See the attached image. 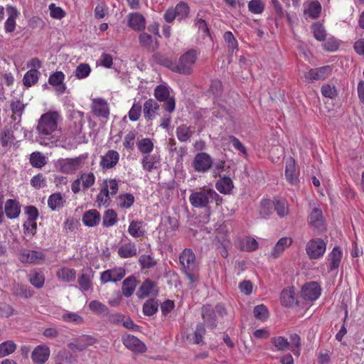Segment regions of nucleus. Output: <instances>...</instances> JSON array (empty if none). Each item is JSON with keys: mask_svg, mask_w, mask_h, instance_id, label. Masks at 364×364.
Returning a JSON list of instances; mask_svg holds the SVG:
<instances>
[{"mask_svg": "<svg viewBox=\"0 0 364 364\" xmlns=\"http://www.w3.org/2000/svg\"><path fill=\"white\" fill-rule=\"evenodd\" d=\"M60 116L58 112L50 111L41 115L36 130L41 136H49L57 129Z\"/></svg>", "mask_w": 364, "mask_h": 364, "instance_id": "nucleus-1", "label": "nucleus"}, {"mask_svg": "<svg viewBox=\"0 0 364 364\" xmlns=\"http://www.w3.org/2000/svg\"><path fill=\"white\" fill-rule=\"evenodd\" d=\"M196 59V50L193 49L188 50L180 57L178 62L176 63L173 72L183 75L191 74Z\"/></svg>", "mask_w": 364, "mask_h": 364, "instance_id": "nucleus-2", "label": "nucleus"}, {"mask_svg": "<svg viewBox=\"0 0 364 364\" xmlns=\"http://www.w3.org/2000/svg\"><path fill=\"white\" fill-rule=\"evenodd\" d=\"M179 261L187 277L193 281V272L196 268V256L193 250L189 248L184 249L180 255Z\"/></svg>", "mask_w": 364, "mask_h": 364, "instance_id": "nucleus-3", "label": "nucleus"}, {"mask_svg": "<svg viewBox=\"0 0 364 364\" xmlns=\"http://www.w3.org/2000/svg\"><path fill=\"white\" fill-rule=\"evenodd\" d=\"M211 188H202L193 192L189 197L191 204L196 208H203L210 204V197L213 196Z\"/></svg>", "mask_w": 364, "mask_h": 364, "instance_id": "nucleus-4", "label": "nucleus"}, {"mask_svg": "<svg viewBox=\"0 0 364 364\" xmlns=\"http://www.w3.org/2000/svg\"><path fill=\"white\" fill-rule=\"evenodd\" d=\"M213 165V160L211 156L205 153L200 152L197 154L192 162V166L196 172L206 173Z\"/></svg>", "mask_w": 364, "mask_h": 364, "instance_id": "nucleus-5", "label": "nucleus"}, {"mask_svg": "<svg viewBox=\"0 0 364 364\" xmlns=\"http://www.w3.org/2000/svg\"><path fill=\"white\" fill-rule=\"evenodd\" d=\"M86 159V156L81 155L73 159H62L57 162V166L62 173H73Z\"/></svg>", "mask_w": 364, "mask_h": 364, "instance_id": "nucleus-6", "label": "nucleus"}, {"mask_svg": "<svg viewBox=\"0 0 364 364\" xmlns=\"http://www.w3.org/2000/svg\"><path fill=\"white\" fill-rule=\"evenodd\" d=\"M326 249V242L319 238L309 240L306 246V252L310 259H316L321 257Z\"/></svg>", "mask_w": 364, "mask_h": 364, "instance_id": "nucleus-7", "label": "nucleus"}, {"mask_svg": "<svg viewBox=\"0 0 364 364\" xmlns=\"http://www.w3.org/2000/svg\"><path fill=\"white\" fill-rule=\"evenodd\" d=\"M123 344L131 351L143 353L146 351V345L137 337L127 334L122 337Z\"/></svg>", "mask_w": 364, "mask_h": 364, "instance_id": "nucleus-8", "label": "nucleus"}, {"mask_svg": "<svg viewBox=\"0 0 364 364\" xmlns=\"http://www.w3.org/2000/svg\"><path fill=\"white\" fill-rule=\"evenodd\" d=\"M321 290L318 283L311 282L303 286L301 296L306 301H314L320 296Z\"/></svg>", "mask_w": 364, "mask_h": 364, "instance_id": "nucleus-9", "label": "nucleus"}, {"mask_svg": "<svg viewBox=\"0 0 364 364\" xmlns=\"http://www.w3.org/2000/svg\"><path fill=\"white\" fill-rule=\"evenodd\" d=\"M308 220L309 225L318 232H323L326 228L322 210L318 208H313Z\"/></svg>", "mask_w": 364, "mask_h": 364, "instance_id": "nucleus-10", "label": "nucleus"}, {"mask_svg": "<svg viewBox=\"0 0 364 364\" xmlns=\"http://www.w3.org/2000/svg\"><path fill=\"white\" fill-rule=\"evenodd\" d=\"M125 276L123 268H114L107 269L101 274L100 280L102 283L120 281Z\"/></svg>", "mask_w": 364, "mask_h": 364, "instance_id": "nucleus-11", "label": "nucleus"}, {"mask_svg": "<svg viewBox=\"0 0 364 364\" xmlns=\"http://www.w3.org/2000/svg\"><path fill=\"white\" fill-rule=\"evenodd\" d=\"M92 112L98 117L107 119L109 115V105L103 99H95L92 103Z\"/></svg>", "mask_w": 364, "mask_h": 364, "instance_id": "nucleus-12", "label": "nucleus"}, {"mask_svg": "<svg viewBox=\"0 0 364 364\" xmlns=\"http://www.w3.org/2000/svg\"><path fill=\"white\" fill-rule=\"evenodd\" d=\"M332 72V68L329 65L318 68L311 69L305 74V77L311 80H323L326 79Z\"/></svg>", "mask_w": 364, "mask_h": 364, "instance_id": "nucleus-13", "label": "nucleus"}, {"mask_svg": "<svg viewBox=\"0 0 364 364\" xmlns=\"http://www.w3.org/2000/svg\"><path fill=\"white\" fill-rule=\"evenodd\" d=\"M45 259V255L42 252L36 250H26L20 255V260L22 262L40 264Z\"/></svg>", "mask_w": 364, "mask_h": 364, "instance_id": "nucleus-14", "label": "nucleus"}, {"mask_svg": "<svg viewBox=\"0 0 364 364\" xmlns=\"http://www.w3.org/2000/svg\"><path fill=\"white\" fill-rule=\"evenodd\" d=\"M159 293V290L156 284L151 280L147 279L140 286L136 295L139 298H144L151 294L156 296Z\"/></svg>", "mask_w": 364, "mask_h": 364, "instance_id": "nucleus-15", "label": "nucleus"}, {"mask_svg": "<svg viewBox=\"0 0 364 364\" xmlns=\"http://www.w3.org/2000/svg\"><path fill=\"white\" fill-rule=\"evenodd\" d=\"M281 303L283 306L290 307L296 305L298 302L297 295L294 287L284 289L281 292Z\"/></svg>", "mask_w": 364, "mask_h": 364, "instance_id": "nucleus-16", "label": "nucleus"}, {"mask_svg": "<svg viewBox=\"0 0 364 364\" xmlns=\"http://www.w3.org/2000/svg\"><path fill=\"white\" fill-rule=\"evenodd\" d=\"M50 350L46 346H38L31 353L33 361L37 364H43L49 358Z\"/></svg>", "mask_w": 364, "mask_h": 364, "instance_id": "nucleus-17", "label": "nucleus"}, {"mask_svg": "<svg viewBox=\"0 0 364 364\" xmlns=\"http://www.w3.org/2000/svg\"><path fill=\"white\" fill-rule=\"evenodd\" d=\"M201 315L208 328L213 329L217 326L215 312L210 305L203 306Z\"/></svg>", "mask_w": 364, "mask_h": 364, "instance_id": "nucleus-18", "label": "nucleus"}, {"mask_svg": "<svg viewBox=\"0 0 364 364\" xmlns=\"http://www.w3.org/2000/svg\"><path fill=\"white\" fill-rule=\"evenodd\" d=\"M96 343V339L90 336L82 335L80 336L74 343H70L69 347L78 351H82L87 347Z\"/></svg>", "mask_w": 364, "mask_h": 364, "instance_id": "nucleus-19", "label": "nucleus"}, {"mask_svg": "<svg viewBox=\"0 0 364 364\" xmlns=\"http://www.w3.org/2000/svg\"><path fill=\"white\" fill-rule=\"evenodd\" d=\"M119 159V153L114 150H109L105 156H102L100 166L105 169L112 168L117 165Z\"/></svg>", "mask_w": 364, "mask_h": 364, "instance_id": "nucleus-20", "label": "nucleus"}, {"mask_svg": "<svg viewBox=\"0 0 364 364\" xmlns=\"http://www.w3.org/2000/svg\"><path fill=\"white\" fill-rule=\"evenodd\" d=\"M5 213L8 218H17L21 213V205L15 199H9L5 203Z\"/></svg>", "mask_w": 364, "mask_h": 364, "instance_id": "nucleus-21", "label": "nucleus"}, {"mask_svg": "<svg viewBox=\"0 0 364 364\" xmlns=\"http://www.w3.org/2000/svg\"><path fill=\"white\" fill-rule=\"evenodd\" d=\"M128 25L135 31H142L145 28V18L139 13H132L129 15Z\"/></svg>", "mask_w": 364, "mask_h": 364, "instance_id": "nucleus-22", "label": "nucleus"}, {"mask_svg": "<svg viewBox=\"0 0 364 364\" xmlns=\"http://www.w3.org/2000/svg\"><path fill=\"white\" fill-rule=\"evenodd\" d=\"M100 219V213L95 209H92L84 213L82 220L85 225L95 227L99 224Z\"/></svg>", "mask_w": 364, "mask_h": 364, "instance_id": "nucleus-23", "label": "nucleus"}, {"mask_svg": "<svg viewBox=\"0 0 364 364\" xmlns=\"http://www.w3.org/2000/svg\"><path fill=\"white\" fill-rule=\"evenodd\" d=\"M285 175L287 181L292 185L298 182V173L295 167L294 160L289 159L286 164Z\"/></svg>", "mask_w": 364, "mask_h": 364, "instance_id": "nucleus-24", "label": "nucleus"}, {"mask_svg": "<svg viewBox=\"0 0 364 364\" xmlns=\"http://www.w3.org/2000/svg\"><path fill=\"white\" fill-rule=\"evenodd\" d=\"M9 17L5 22V31L7 33H11L16 28V18L18 16V12L16 8L9 6L6 9Z\"/></svg>", "mask_w": 364, "mask_h": 364, "instance_id": "nucleus-25", "label": "nucleus"}, {"mask_svg": "<svg viewBox=\"0 0 364 364\" xmlns=\"http://www.w3.org/2000/svg\"><path fill=\"white\" fill-rule=\"evenodd\" d=\"M159 109V105L153 99H149L144 104V115L149 120L155 117L156 112Z\"/></svg>", "mask_w": 364, "mask_h": 364, "instance_id": "nucleus-26", "label": "nucleus"}, {"mask_svg": "<svg viewBox=\"0 0 364 364\" xmlns=\"http://www.w3.org/2000/svg\"><path fill=\"white\" fill-rule=\"evenodd\" d=\"M140 46L149 51H154L158 48L156 41H154L152 36L146 33H142L139 36Z\"/></svg>", "mask_w": 364, "mask_h": 364, "instance_id": "nucleus-27", "label": "nucleus"}, {"mask_svg": "<svg viewBox=\"0 0 364 364\" xmlns=\"http://www.w3.org/2000/svg\"><path fill=\"white\" fill-rule=\"evenodd\" d=\"M176 136L181 142H186L190 140L194 129L186 124H181L176 128Z\"/></svg>", "mask_w": 364, "mask_h": 364, "instance_id": "nucleus-28", "label": "nucleus"}, {"mask_svg": "<svg viewBox=\"0 0 364 364\" xmlns=\"http://www.w3.org/2000/svg\"><path fill=\"white\" fill-rule=\"evenodd\" d=\"M292 244V240L290 237H282L275 245L272 252V256L274 258H277L284 251L286 248Z\"/></svg>", "mask_w": 364, "mask_h": 364, "instance_id": "nucleus-29", "label": "nucleus"}, {"mask_svg": "<svg viewBox=\"0 0 364 364\" xmlns=\"http://www.w3.org/2000/svg\"><path fill=\"white\" fill-rule=\"evenodd\" d=\"M136 287V279L134 276L125 279L122 282V294L126 297L131 296Z\"/></svg>", "mask_w": 364, "mask_h": 364, "instance_id": "nucleus-30", "label": "nucleus"}, {"mask_svg": "<svg viewBox=\"0 0 364 364\" xmlns=\"http://www.w3.org/2000/svg\"><path fill=\"white\" fill-rule=\"evenodd\" d=\"M321 12V5L318 1L309 3L304 9V14L312 19L317 18Z\"/></svg>", "mask_w": 364, "mask_h": 364, "instance_id": "nucleus-31", "label": "nucleus"}, {"mask_svg": "<svg viewBox=\"0 0 364 364\" xmlns=\"http://www.w3.org/2000/svg\"><path fill=\"white\" fill-rule=\"evenodd\" d=\"M118 255L122 258H129L137 255V249L134 243H127L121 245L118 249Z\"/></svg>", "mask_w": 364, "mask_h": 364, "instance_id": "nucleus-32", "label": "nucleus"}, {"mask_svg": "<svg viewBox=\"0 0 364 364\" xmlns=\"http://www.w3.org/2000/svg\"><path fill=\"white\" fill-rule=\"evenodd\" d=\"M12 291L14 295L25 299H28L33 294V291L31 289L30 287L22 284H14Z\"/></svg>", "mask_w": 364, "mask_h": 364, "instance_id": "nucleus-33", "label": "nucleus"}, {"mask_svg": "<svg viewBox=\"0 0 364 364\" xmlns=\"http://www.w3.org/2000/svg\"><path fill=\"white\" fill-rule=\"evenodd\" d=\"M217 190L223 194L229 193L233 188V183L230 177H223L215 184Z\"/></svg>", "mask_w": 364, "mask_h": 364, "instance_id": "nucleus-34", "label": "nucleus"}, {"mask_svg": "<svg viewBox=\"0 0 364 364\" xmlns=\"http://www.w3.org/2000/svg\"><path fill=\"white\" fill-rule=\"evenodd\" d=\"M342 258V252L340 247H335L329 255V270L333 271L338 268Z\"/></svg>", "mask_w": 364, "mask_h": 364, "instance_id": "nucleus-35", "label": "nucleus"}, {"mask_svg": "<svg viewBox=\"0 0 364 364\" xmlns=\"http://www.w3.org/2000/svg\"><path fill=\"white\" fill-rule=\"evenodd\" d=\"M40 75L41 73L37 69L29 70L23 76V85L28 87L35 85L38 82Z\"/></svg>", "mask_w": 364, "mask_h": 364, "instance_id": "nucleus-36", "label": "nucleus"}, {"mask_svg": "<svg viewBox=\"0 0 364 364\" xmlns=\"http://www.w3.org/2000/svg\"><path fill=\"white\" fill-rule=\"evenodd\" d=\"M57 276L63 282H73L75 279L76 271L74 269L63 267L57 272Z\"/></svg>", "mask_w": 364, "mask_h": 364, "instance_id": "nucleus-37", "label": "nucleus"}, {"mask_svg": "<svg viewBox=\"0 0 364 364\" xmlns=\"http://www.w3.org/2000/svg\"><path fill=\"white\" fill-rule=\"evenodd\" d=\"M15 136L14 131L7 127H4L0 133V141L3 147H6L9 144L14 142Z\"/></svg>", "mask_w": 364, "mask_h": 364, "instance_id": "nucleus-38", "label": "nucleus"}, {"mask_svg": "<svg viewBox=\"0 0 364 364\" xmlns=\"http://www.w3.org/2000/svg\"><path fill=\"white\" fill-rule=\"evenodd\" d=\"M143 223L141 221L133 220L131 222L128 232L133 237H142L145 231L142 228Z\"/></svg>", "mask_w": 364, "mask_h": 364, "instance_id": "nucleus-39", "label": "nucleus"}, {"mask_svg": "<svg viewBox=\"0 0 364 364\" xmlns=\"http://www.w3.org/2000/svg\"><path fill=\"white\" fill-rule=\"evenodd\" d=\"M141 163L144 169L150 172L152 169L156 168V164L159 161L155 155H150L148 154L144 156Z\"/></svg>", "mask_w": 364, "mask_h": 364, "instance_id": "nucleus-40", "label": "nucleus"}, {"mask_svg": "<svg viewBox=\"0 0 364 364\" xmlns=\"http://www.w3.org/2000/svg\"><path fill=\"white\" fill-rule=\"evenodd\" d=\"M30 163L33 167L42 168L46 163V158L40 152H33L30 156Z\"/></svg>", "mask_w": 364, "mask_h": 364, "instance_id": "nucleus-41", "label": "nucleus"}, {"mask_svg": "<svg viewBox=\"0 0 364 364\" xmlns=\"http://www.w3.org/2000/svg\"><path fill=\"white\" fill-rule=\"evenodd\" d=\"M173 10L175 15L176 16V19L178 21H181L186 18L190 11L188 4L184 2L178 3L173 9Z\"/></svg>", "mask_w": 364, "mask_h": 364, "instance_id": "nucleus-42", "label": "nucleus"}, {"mask_svg": "<svg viewBox=\"0 0 364 364\" xmlns=\"http://www.w3.org/2000/svg\"><path fill=\"white\" fill-rule=\"evenodd\" d=\"M289 343H290L289 349L294 353V355L299 356L300 355V348L301 346V338L296 333H290L289 334Z\"/></svg>", "mask_w": 364, "mask_h": 364, "instance_id": "nucleus-43", "label": "nucleus"}, {"mask_svg": "<svg viewBox=\"0 0 364 364\" xmlns=\"http://www.w3.org/2000/svg\"><path fill=\"white\" fill-rule=\"evenodd\" d=\"M159 303L154 299H148L143 305V313L146 316H152L158 311Z\"/></svg>", "mask_w": 364, "mask_h": 364, "instance_id": "nucleus-44", "label": "nucleus"}, {"mask_svg": "<svg viewBox=\"0 0 364 364\" xmlns=\"http://www.w3.org/2000/svg\"><path fill=\"white\" fill-rule=\"evenodd\" d=\"M117 213L112 209H108L105 211L102 225L105 227L109 228L113 226L117 221Z\"/></svg>", "mask_w": 364, "mask_h": 364, "instance_id": "nucleus-45", "label": "nucleus"}, {"mask_svg": "<svg viewBox=\"0 0 364 364\" xmlns=\"http://www.w3.org/2000/svg\"><path fill=\"white\" fill-rule=\"evenodd\" d=\"M16 349V345L12 341H6L0 344V358L5 357Z\"/></svg>", "mask_w": 364, "mask_h": 364, "instance_id": "nucleus-46", "label": "nucleus"}, {"mask_svg": "<svg viewBox=\"0 0 364 364\" xmlns=\"http://www.w3.org/2000/svg\"><path fill=\"white\" fill-rule=\"evenodd\" d=\"M271 342L278 350L284 351L290 348V343H289L287 338L282 336L273 337L271 339Z\"/></svg>", "mask_w": 364, "mask_h": 364, "instance_id": "nucleus-47", "label": "nucleus"}, {"mask_svg": "<svg viewBox=\"0 0 364 364\" xmlns=\"http://www.w3.org/2000/svg\"><path fill=\"white\" fill-rule=\"evenodd\" d=\"M91 73V68L87 63H80L75 69V77L77 79H84Z\"/></svg>", "mask_w": 364, "mask_h": 364, "instance_id": "nucleus-48", "label": "nucleus"}, {"mask_svg": "<svg viewBox=\"0 0 364 364\" xmlns=\"http://www.w3.org/2000/svg\"><path fill=\"white\" fill-rule=\"evenodd\" d=\"M154 96L160 102H164L169 97V90L164 85H158L154 90Z\"/></svg>", "mask_w": 364, "mask_h": 364, "instance_id": "nucleus-49", "label": "nucleus"}, {"mask_svg": "<svg viewBox=\"0 0 364 364\" xmlns=\"http://www.w3.org/2000/svg\"><path fill=\"white\" fill-rule=\"evenodd\" d=\"M31 284L37 289L43 287L45 282V277L42 273L34 272L29 275Z\"/></svg>", "mask_w": 364, "mask_h": 364, "instance_id": "nucleus-50", "label": "nucleus"}, {"mask_svg": "<svg viewBox=\"0 0 364 364\" xmlns=\"http://www.w3.org/2000/svg\"><path fill=\"white\" fill-rule=\"evenodd\" d=\"M138 149L141 153L148 154L153 151L154 144L150 139L144 138L138 142Z\"/></svg>", "mask_w": 364, "mask_h": 364, "instance_id": "nucleus-51", "label": "nucleus"}, {"mask_svg": "<svg viewBox=\"0 0 364 364\" xmlns=\"http://www.w3.org/2000/svg\"><path fill=\"white\" fill-rule=\"evenodd\" d=\"M223 38L225 40V43L227 44L228 47V50L231 51L232 53L237 49V41L235 38L233 34L231 31H226L225 32L223 35Z\"/></svg>", "mask_w": 364, "mask_h": 364, "instance_id": "nucleus-52", "label": "nucleus"}, {"mask_svg": "<svg viewBox=\"0 0 364 364\" xmlns=\"http://www.w3.org/2000/svg\"><path fill=\"white\" fill-rule=\"evenodd\" d=\"M63 197L60 193H53L48 200V206L53 210L63 205Z\"/></svg>", "mask_w": 364, "mask_h": 364, "instance_id": "nucleus-53", "label": "nucleus"}, {"mask_svg": "<svg viewBox=\"0 0 364 364\" xmlns=\"http://www.w3.org/2000/svg\"><path fill=\"white\" fill-rule=\"evenodd\" d=\"M253 314L257 319L264 321L268 318L269 314L267 307L263 304H259L254 308Z\"/></svg>", "mask_w": 364, "mask_h": 364, "instance_id": "nucleus-54", "label": "nucleus"}, {"mask_svg": "<svg viewBox=\"0 0 364 364\" xmlns=\"http://www.w3.org/2000/svg\"><path fill=\"white\" fill-rule=\"evenodd\" d=\"M79 178L82 181V185L84 189H87L91 187L95 181V175L92 172L82 173Z\"/></svg>", "mask_w": 364, "mask_h": 364, "instance_id": "nucleus-55", "label": "nucleus"}, {"mask_svg": "<svg viewBox=\"0 0 364 364\" xmlns=\"http://www.w3.org/2000/svg\"><path fill=\"white\" fill-rule=\"evenodd\" d=\"M272 203L269 200H263L260 203L259 213L262 218H267L272 213Z\"/></svg>", "mask_w": 364, "mask_h": 364, "instance_id": "nucleus-56", "label": "nucleus"}, {"mask_svg": "<svg viewBox=\"0 0 364 364\" xmlns=\"http://www.w3.org/2000/svg\"><path fill=\"white\" fill-rule=\"evenodd\" d=\"M89 308L92 311L97 314H106L109 311L108 308L105 304L97 300L90 301Z\"/></svg>", "mask_w": 364, "mask_h": 364, "instance_id": "nucleus-57", "label": "nucleus"}, {"mask_svg": "<svg viewBox=\"0 0 364 364\" xmlns=\"http://www.w3.org/2000/svg\"><path fill=\"white\" fill-rule=\"evenodd\" d=\"M206 332V330L205 328L203 323H198L196 326V328L194 331V336H193V343L195 344H200L203 343V338Z\"/></svg>", "mask_w": 364, "mask_h": 364, "instance_id": "nucleus-58", "label": "nucleus"}, {"mask_svg": "<svg viewBox=\"0 0 364 364\" xmlns=\"http://www.w3.org/2000/svg\"><path fill=\"white\" fill-rule=\"evenodd\" d=\"M314 37L320 41L326 39V33L324 27L319 23H315L312 26Z\"/></svg>", "mask_w": 364, "mask_h": 364, "instance_id": "nucleus-59", "label": "nucleus"}, {"mask_svg": "<svg viewBox=\"0 0 364 364\" xmlns=\"http://www.w3.org/2000/svg\"><path fill=\"white\" fill-rule=\"evenodd\" d=\"M249 11L255 14L262 13L264 5L261 0H251L248 4Z\"/></svg>", "mask_w": 364, "mask_h": 364, "instance_id": "nucleus-60", "label": "nucleus"}, {"mask_svg": "<svg viewBox=\"0 0 364 364\" xmlns=\"http://www.w3.org/2000/svg\"><path fill=\"white\" fill-rule=\"evenodd\" d=\"M274 210L280 217H284L288 213L287 203L284 200H278L274 203Z\"/></svg>", "mask_w": 364, "mask_h": 364, "instance_id": "nucleus-61", "label": "nucleus"}, {"mask_svg": "<svg viewBox=\"0 0 364 364\" xmlns=\"http://www.w3.org/2000/svg\"><path fill=\"white\" fill-rule=\"evenodd\" d=\"M321 93L324 97L331 99L335 98L338 95L335 86L329 84H325L321 87Z\"/></svg>", "mask_w": 364, "mask_h": 364, "instance_id": "nucleus-62", "label": "nucleus"}, {"mask_svg": "<svg viewBox=\"0 0 364 364\" xmlns=\"http://www.w3.org/2000/svg\"><path fill=\"white\" fill-rule=\"evenodd\" d=\"M139 262L143 269H149L156 264V260L150 255H143L139 257Z\"/></svg>", "mask_w": 364, "mask_h": 364, "instance_id": "nucleus-63", "label": "nucleus"}, {"mask_svg": "<svg viewBox=\"0 0 364 364\" xmlns=\"http://www.w3.org/2000/svg\"><path fill=\"white\" fill-rule=\"evenodd\" d=\"M65 78V75L61 71H57L49 77L48 82L53 86H58L63 84Z\"/></svg>", "mask_w": 364, "mask_h": 364, "instance_id": "nucleus-64", "label": "nucleus"}]
</instances>
